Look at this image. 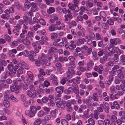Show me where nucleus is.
I'll return each instance as SVG.
<instances>
[{
  "label": "nucleus",
  "mask_w": 125,
  "mask_h": 125,
  "mask_svg": "<svg viewBox=\"0 0 125 125\" xmlns=\"http://www.w3.org/2000/svg\"><path fill=\"white\" fill-rule=\"evenodd\" d=\"M33 27V28L31 26L30 27V29L32 31L33 30L36 31L38 30V28H40L41 26L38 24H36Z\"/></svg>",
  "instance_id": "14"
},
{
  "label": "nucleus",
  "mask_w": 125,
  "mask_h": 125,
  "mask_svg": "<svg viewBox=\"0 0 125 125\" xmlns=\"http://www.w3.org/2000/svg\"><path fill=\"white\" fill-rule=\"evenodd\" d=\"M51 38L53 40L54 39L55 41H56L58 42H59L61 40L60 38H58V35L56 33H52L51 34Z\"/></svg>",
  "instance_id": "6"
},
{
  "label": "nucleus",
  "mask_w": 125,
  "mask_h": 125,
  "mask_svg": "<svg viewBox=\"0 0 125 125\" xmlns=\"http://www.w3.org/2000/svg\"><path fill=\"white\" fill-rule=\"evenodd\" d=\"M33 13L31 11H30L29 12L26 11L25 12L24 15L26 16L29 18V16L31 17L33 15Z\"/></svg>",
  "instance_id": "20"
},
{
  "label": "nucleus",
  "mask_w": 125,
  "mask_h": 125,
  "mask_svg": "<svg viewBox=\"0 0 125 125\" xmlns=\"http://www.w3.org/2000/svg\"><path fill=\"white\" fill-rule=\"evenodd\" d=\"M115 77L120 79L123 78H124V76L122 73H121L118 74L117 76H115Z\"/></svg>",
  "instance_id": "61"
},
{
  "label": "nucleus",
  "mask_w": 125,
  "mask_h": 125,
  "mask_svg": "<svg viewBox=\"0 0 125 125\" xmlns=\"http://www.w3.org/2000/svg\"><path fill=\"white\" fill-rule=\"evenodd\" d=\"M39 23H40L42 25H45L46 24V22L44 19H41L39 20Z\"/></svg>",
  "instance_id": "48"
},
{
  "label": "nucleus",
  "mask_w": 125,
  "mask_h": 125,
  "mask_svg": "<svg viewBox=\"0 0 125 125\" xmlns=\"http://www.w3.org/2000/svg\"><path fill=\"white\" fill-rule=\"evenodd\" d=\"M100 14V16L102 18L106 17V14L104 11H101Z\"/></svg>",
  "instance_id": "49"
},
{
  "label": "nucleus",
  "mask_w": 125,
  "mask_h": 125,
  "mask_svg": "<svg viewBox=\"0 0 125 125\" xmlns=\"http://www.w3.org/2000/svg\"><path fill=\"white\" fill-rule=\"evenodd\" d=\"M45 113L42 110H41L37 113V116L38 117H41L43 116L44 115Z\"/></svg>",
  "instance_id": "24"
},
{
  "label": "nucleus",
  "mask_w": 125,
  "mask_h": 125,
  "mask_svg": "<svg viewBox=\"0 0 125 125\" xmlns=\"http://www.w3.org/2000/svg\"><path fill=\"white\" fill-rule=\"evenodd\" d=\"M30 89L32 92H34L35 91V88L34 85L31 84L29 87Z\"/></svg>",
  "instance_id": "64"
},
{
  "label": "nucleus",
  "mask_w": 125,
  "mask_h": 125,
  "mask_svg": "<svg viewBox=\"0 0 125 125\" xmlns=\"http://www.w3.org/2000/svg\"><path fill=\"white\" fill-rule=\"evenodd\" d=\"M110 42L111 44L115 45L117 44H122V43L121 40L119 38L111 39L110 40Z\"/></svg>",
  "instance_id": "2"
},
{
  "label": "nucleus",
  "mask_w": 125,
  "mask_h": 125,
  "mask_svg": "<svg viewBox=\"0 0 125 125\" xmlns=\"http://www.w3.org/2000/svg\"><path fill=\"white\" fill-rule=\"evenodd\" d=\"M93 54V58L95 60L97 59V54L96 52L95 51H93L92 52Z\"/></svg>",
  "instance_id": "41"
},
{
  "label": "nucleus",
  "mask_w": 125,
  "mask_h": 125,
  "mask_svg": "<svg viewBox=\"0 0 125 125\" xmlns=\"http://www.w3.org/2000/svg\"><path fill=\"white\" fill-rule=\"evenodd\" d=\"M94 62L92 60H90L88 61L87 63V69L88 71H89L92 67L93 66Z\"/></svg>",
  "instance_id": "11"
},
{
  "label": "nucleus",
  "mask_w": 125,
  "mask_h": 125,
  "mask_svg": "<svg viewBox=\"0 0 125 125\" xmlns=\"http://www.w3.org/2000/svg\"><path fill=\"white\" fill-rule=\"evenodd\" d=\"M101 26L104 29H107L109 28L108 24L104 22L101 24Z\"/></svg>",
  "instance_id": "37"
},
{
  "label": "nucleus",
  "mask_w": 125,
  "mask_h": 125,
  "mask_svg": "<svg viewBox=\"0 0 125 125\" xmlns=\"http://www.w3.org/2000/svg\"><path fill=\"white\" fill-rule=\"evenodd\" d=\"M57 26V25L56 24H53L49 27L48 29L51 31H53L55 30V28Z\"/></svg>",
  "instance_id": "15"
},
{
  "label": "nucleus",
  "mask_w": 125,
  "mask_h": 125,
  "mask_svg": "<svg viewBox=\"0 0 125 125\" xmlns=\"http://www.w3.org/2000/svg\"><path fill=\"white\" fill-rule=\"evenodd\" d=\"M113 65V62L111 61H109L105 64V66L107 67H109L110 66H112Z\"/></svg>",
  "instance_id": "33"
},
{
  "label": "nucleus",
  "mask_w": 125,
  "mask_h": 125,
  "mask_svg": "<svg viewBox=\"0 0 125 125\" xmlns=\"http://www.w3.org/2000/svg\"><path fill=\"white\" fill-rule=\"evenodd\" d=\"M7 67L9 70L10 71H12L13 70L14 67L12 64H9L7 66Z\"/></svg>",
  "instance_id": "52"
},
{
  "label": "nucleus",
  "mask_w": 125,
  "mask_h": 125,
  "mask_svg": "<svg viewBox=\"0 0 125 125\" xmlns=\"http://www.w3.org/2000/svg\"><path fill=\"white\" fill-rule=\"evenodd\" d=\"M89 36L90 38L92 40L94 39L95 38V35L93 33H90L89 34Z\"/></svg>",
  "instance_id": "42"
},
{
  "label": "nucleus",
  "mask_w": 125,
  "mask_h": 125,
  "mask_svg": "<svg viewBox=\"0 0 125 125\" xmlns=\"http://www.w3.org/2000/svg\"><path fill=\"white\" fill-rule=\"evenodd\" d=\"M31 4L30 2H26L24 4V7L25 8L27 9H29L31 7Z\"/></svg>",
  "instance_id": "30"
},
{
  "label": "nucleus",
  "mask_w": 125,
  "mask_h": 125,
  "mask_svg": "<svg viewBox=\"0 0 125 125\" xmlns=\"http://www.w3.org/2000/svg\"><path fill=\"white\" fill-rule=\"evenodd\" d=\"M51 78L50 79V80L52 81L57 80V78L56 76L53 74H51Z\"/></svg>",
  "instance_id": "57"
},
{
  "label": "nucleus",
  "mask_w": 125,
  "mask_h": 125,
  "mask_svg": "<svg viewBox=\"0 0 125 125\" xmlns=\"http://www.w3.org/2000/svg\"><path fill=\"white\" fill-rule=\"evenodd\" d=\"M23 55L25 57H27L29 55V52L27 50H24L22 52Z\"/></svg>",
  "instance_id": "55"
},
{
  "label": "nucleus",
  "mask_w": 125,
  "mask_h": 125,
  "mask_svg": "<svg viewBox=\"0 0 125 125\" xmlns=\"http://www.w3.org/2000/svg\"><path fill=\"white\" fill-rule=\"evenodd\" d=\"M88 122L91 125H94L95 124L94 121L92 118H89L88 120Z\"/></svg>",
  "instance_id": "29"
},
{
  "label": "nucleus",
  "mask_w": 125,
  "mask_h": 125,
  "mask_svg": "<svg viewBox=\"0 0 125 125\" xmlns=\"http://www.w3.org/2000/svg\"><path fill=\"white\" fill-rule=\"evenodd\" d=\"M24 81L26 84L29 85L30 84V81L28 78L27 77L24 78L23 80Z\"/></svg>",
  "instance_id": "53"
},
{
  "label": "nucleus",
  "mask_w": 125,
  "mask_h": 125,
  "mask_svg": "<svg viewBox=\"0 0 125 125\" xmlns=\"http://www.w3.org/2000/svg\"><path fill=\"white\" fill-rule=\"evenodd\" d=\"M76 98L77 100L78 103L79 104H81L82 103L81 97L79 95H76Z\"/></svg>",
  "instance_id": "47"
},
{
  "label": "nucleus",
  "mask_w": 125,
  "mask_h": 125,
  "mask_svg": "<svg viewBox=\"0 0 125 125\" xmlns=\"http://www.w3.org/2000/svg\"><path fill=\"white\" fill-rule=\"evenodd\" d=\"M68 6L69 9L71 10L76 12H78L79 10V9L78 6H77L74 4H73L71 3H69Z\"/></svg>",
  "instance_id": "5"
},
{
  "label": "nucleus",
  "mask_w": 125,
  "mask_h": 125,
  "mask_svg": "<svg viewBox=\"0 0 125 125\" xmlns=\"http://www.w3.org/2000/svg\"><path fill=\"white\" fill-rule=\"evenodd\" d=\"M66 73L67 77L68 78H71L73 77V75L72 74L71 72L69 70L67 71Z\"/></svg>",
  "instance_id": "32"
},
{
  "label": "nucleus",
  "mask_w": 125,
  "mask_h": 125,
  "mask_svg": "<svg viewBox=\"0 0 125 125\" xmlns=\"http://www.w3.org/2000/svg\"><path fill=\"white\" fill-rule=\"evenodd\" d=\"M115 51L116 53L118 55H120L121 54V52L120 49L117 47H115Z\"/></svg>",
  "instance_id": "51"
},
{
  "label": "nucleus",
  "mask_w": 125,
  "mask_h": 125,
  "mask_svg": "<svg viewBox=\"0 0 125 125\" xmlns=\"http://www.w3.org/2000/svg\"><path fill=\"white\" fill-rule=\"evenodd\" d=\"M79 42L81 44H83L86 42L85 39L84 38L82 39H78Z\"/></svg>",
  "instance_id": "45"
},
{
  "label": "nucleus",
  "mask_w": 125,
  "mask_h": 125,
  "mask_svg": "<svg viewBox=\"0 0 125 125\" xmlns=\"http://www.w3.org/2000/svg\"><path fill=\"white\" fill-rule=\"evenodd\" d=\"M98 72L100 74H101L102 73V71H103L104 69L103 66L101 65H99L98 67Z\"/></svg>",
  "instance_id": "23"
},
{
  "label": "nucleus",
  "mask_w": 125,
  "mask_h": 125,
  "mask_svg": "<svg viewBox=\"0 0 125 125\" xmlns=\"http://www.w3.org/2000/svg\"><path fill=\"white\" fill-rule=\"evenodd\" d=\"M119 68V66L117 65H115L112 68V71L114 72H115L117 71V70Z\"/></svg>",
  "instance_id": "31"
},
{
  "label": "nucleus",
  "mask_w": 125,
  "mask_h": 125,
  "mask_svg": "<svg viewBox=\"0 0 125 125\" xmlns=\"http://www.w3.org/2000/svg\"><path fill=\"white\" fill-rule=\"evenodd\" d=\"M104 121L105 125H111L110 121L108 119H105Z\"/></svg>",
  "instance_id": "44"
},
{
  "label": "nucleus",
  "mask_w": 125,
  "mask_h": 125,
  "mask_svg": "<svg viewBox=\"0 0 125 125\" xmlns=\"http://www.w3.org/2000/svg\"><path fill=\"white\" fill-rule=\"evenodd\" d=\"M21 99L22 102H24L26 100V96L23 94L21 95Z\"/></svg>",
  "instance_id": "46"
},
{
  "label": "nucleus",
  "mask_w": 125,
  "mask_h": 125,
  "mask_svg": "<svg viewBox=\"0 0 125 125\" xmlns=\"http://www.w3.org/2000/svg\"><path fill=\"white\" fill-rule=\"evenodd\" d=\"M57 29L59 30H64L65 29V26L63 23H62L60 26L57 28Z\"/></svg>",
  "instance_id": "34"
},
{
  "label": "nucleus",
  "mask_w": 125,
  "mask_h": 125,
  "mask_svg": "<svg viewBox=\"0 0 125 125\" xmlns=\"http://www.w3.org/2000/svg\"><path fill=\"white\" fill-rule=\"evenodd\" d=\"M64 89V88L62 86H59L55 88V90L58 94H60L63 93Z\"/></svg>",
  "instance_id": "8"
},
{
  "label": "nucleus",
  "mask_w": 125,
  "mask_h": 125,
  "mask_svg": "<svg viewBox=\"0 0 125 125\" xmlns=\"http://www.w3.org/2000/svg\"><path fill=\"white\" fill-rule=\"evenodd\" d=\"M31 11H36L38 10V8L35 3L33 2L31 3Z\"/></svg>",
  "instance_id": "7"
},
{
  "label": "nucleus",
  "mask_w": 125,
  "mask_h": 125,
  "mask_svg": "<svg viewBox=\"0 0 125 125\" xmlns=\"http://www.w3.org/2000/svg\"><path fill=\"white\" fill-rule=\"evenodd\" d=\"M77 68L78 70L82 72H85L86 70V69L83 67L78 66Z\"/></svg>",
  "instance_id": "35"
},
{
  "label": "nucleus",
  "mask_w": 125,
  "mask_h": 125,
  "mask_svg": "<svg viewBox=\"0 0 125 125\" xmlns=\"http://www.w3.org/2000/svg\"><path fill=\"white\" fill-rule=\"evenodd\" d=\"M61 95L60 94H58L55 98V103L57 102H60L61 99Z\"/></svg>",
  "instance_id": "18"
},
{
  "label": "nucleus",
  "mask_w": 125,
  "mask_h": 125,
  "mask_svg": "<svg viewBox=\"0 0 125 125\" xmlns=\"http://www.w3.org/2000/svg\"><path fill=\"white\" fill-rule=\"evenodd\" d=\"M96 95L97 94L96 93H94L93 96V99L94 101H98V98L96 97Z\"/></svg>",
  "instance_id": "63"
},
{
  "label": "nucleus",
  "mask_w": 125,
  "mask_h": 125,
  "mask_svg": "<svg viewBox=\"0 0 125 125\" xmlns=\"http://www.w3.org/2000/svg\"><path fill=\"white\" fill-rule=\"evenodd\" d=\"M37 32H39V33L40 34H42L43 35H45L46 33L45 30L44 29H42L40 31H38Z\"/></svg>",
  "instance_id": "50"
},
{
  "label": "nucleus",
  "mask_w": 125,
  "mask_h": 125,
  "mask_svg": "<svg viewBox=\"0 0 125 125\" xmlns=\"http://www.w3.org/2000/svg\"><path fill=\"white\" fill-rule=\"evenodd\" d=\"M113 105L112 104L111 105V109H114L115 108L118 109L120 108L119 105L117 101H114L113 103Z\"/></svg>",
  "instance_id": "10"
},
{
  "label": "nucleus",
  "mask_w": 125,
  "mask_h": 125,
  "mask_svg": "<svg viewBox=\"0 0 125 125\" xmlns=\"http://www.w3.org/2000/svg\"><path fill=\"white\" fill-rule=\"evenodd\" d=\"M38 59L39 61L41 64H43L45 62V59L42 56H39Z\"/></svg>",
  "instance_id": "26"
},
{
  "label": "nucleus",
  "mask_w": 125,
  "mask_h": 125,
  "mask_svg": "<svg viewBox=\"0 0 125 125\" xmlns=\"http://www.w3.org/2000/svg\"><path fill=\"white\" fill-rule=\"evenodd\" d=\"M57 51L56 48L53 47L51 48L50 49L48 50V52L51 54H52L54 52H56Z\"/></svg>",
  "instance_id": "27"
},
{
  "label": "nucleus",
  "mask_w": 125,
  "mask_h": 125,
  "mask_svg": "<svg viewBox=\"0 0 125 125\" xmlns=\"http://www.w3.org/2000/svg\"><path fill=\"white\" fill-rule=\"evenodd\" d=\"M113 20L114 21H116L118 23H121L122 22V19L119 17H114L113 18Z\"/></svg>",
  "instance_id": "39"
},
{
  "label": "nucleus",
  "mask_w": 125,
  "mask_h": 125,
  "mask_svg": "<svg viewBox=\"0 0 125 125\" xmlns=\"http://www.w3.org/2000/svg\"><path fill=\"white\" fill-rule=\"evenodd\" d=\"M30 111L27 110L25 112V114L31 118L34 117L36 113V107L34 106H31L30 108Z\"/></svg>",
  "instance_id": "1"
},
{
  "label": "nucleus",
  "mask_w": 125,
  "mask_h": 125,
  "mask_svg": "<svg viewBox=\"0 0 125 125\" xmlns=\"http://www.w3.org/2000/svg\"><path fill=\"white\" fill-rule=\"evenodd\" d=\"M4 99L3 103L4 106L6 108H9L10 107V105L9 100V97L7 95H4Z\"/></svg>",
  "instance_id": "3"
},
{
  "label": "nucleus",
  "mask_w": 125,
  "mask_h": 125,
  "mask_svg": "<svg viewBox=\"0 0 125 125\" xmlns=\"http://www.w3.org/2000/svg\"><path fill=\"white\" fill-rule=\"evenodd\" d=\"M19 84L20 86L22 87L23 89L25 90H27L28 88V85H24L22 83H19Z\"/></svg>",
  "instance_id": "28"
},
{
  "label": "nucleus",
  "mask_w": 125,
  "mask_h": 125,
  "mask_svg": "<svg viewBox=\"0 0 125 125\" xmlns=\"http://www.w3.org/2000/svg\"><path fill=\"white\" fill-rule=\"evenodd\" d=\"M86 4L87 7L89 9L93 7L94 6L93 4L90 1L87 2Z\"/></svg>",
  "instance_id": "38"
},
{
  "label": "nucleus",
  "mask_w": 125,
  "mask_h": 125,
  "mask_svg": "<svg viewBox=\"0 0 125 125\" xmlns=\"http://www.w3.org/2000/svg\"><path fill=\"white\" fill-rule=\"evenodd\" d=\"M18 66L21 69L23 70L24 69H28L29 67L28 65L24 62H20L18 64Z\"/></svg>",
  "instance_id": "4"
},
{
  "label": "nucleus",
  "mask_w": 125,
  "mask_h": 125,
  "mask_svg": "<svg viewBox=\"0 0 125 125\" xmlns=\"http://www.w3.org/2000/svg\"><path fill=\"white\" fill-rule=\"evenodd\" d=\"M87 46L85 45H84L81 48V51L83 53H85L86 52V50L88 49Z\"/></svg>",
  "instance_id": "21"
},
{
  "label": "nucleus",
  "mask_w": 125,
  "mask_h": 125,
  "mask_svg": "<svg viewBox=\"0 0 125 125\" xmlns=\"http://www.w3.org/2000/svg\"><path fill=\"white\" fill-rule=\"evenodd\" d=\"M29 72H30L28 73V77L30 79V82L32 83H33L34 81V76L32 73L29 74Z\"/></svg>",
  "instance_id": "16"
},
{
  "label": "nucleus",
  "mask_w": 125,
  "mask_h": 125,
  "mask_svg": "<svg viewBox=\"0 0 125 125\" xmlns=\"http://www.w3.org/2000/svg\"><path fill=\"white\" fill-rule=\"evenodd\" d=\"M61 123L63 125H67L68 122L65 119H62L61 120Z\"/></svg>",
  "instance_id": "56"
},
{
  "label": "nucleus",
  "mask_w": 125,
  "mask_h": 125,
  "mask_svg": "<svg viewBox=\"0 0 125 125\" xmlns=\"http://www.w3.org/2000/svg\"><path fill=\"white\" fill-rule=\"evenodd\" d=\"M111 119L113 122H116L117 119V118L115 115H112L111 116Z\"/></svg>",
  "instance_id": "40"
},
{
  "label": "nucleus",
  "mask_w": 125,
  "mask_h": 125,
  "mask_svg": "<svg viewBox=\"0 0 125 125\" xmlns=\"http://www.w3.org/2000/svg\"><path fill=\"white\" fill-rule=\"evenodd\" d=\"M48 13L49 14H51L55 11L54 8L53 7H50L47 10Z\"/></svg>",
  "instance_id": "19"
},
{
  "label": "nucleus",
  "mask_w": 125,
  "mask_h": 125,
  "mask_svg": "<svg viewBox=\"0 0 125 125\" xmlns=\"http://www.w3.org/2000/svg\"><path fill=\"white\" fill-rule=\"evenodd\" d=\"M110 89L111 93L114 94L116 93V91L115 89V87L114 86H111Z\"/></svg>",
  "instance_id": "36"
},
{
  "label": "nucleus",
  "mask_w": 125,
  "mask_h": 125,
  "mask_svg": "<svg viewBox=\"0 0 125 125\" xmlns=\"http://www.w3.org/2000/svg\"><path fill=\"white\" fill-rule=\"evenodd\" d=\"M28 38V37H26L25 38H23L22 40L23 43L26 46H29L31 44L30 41L27 39Z\"/></svg>",
  "instance_id": "9"
},
{
  "label": "nucleus",
  "mask_w": 125,
  "mask_h": 125,
  "mask_svg": "<svg viewBox=\"0 0 125 125\" xmlns=\"http://www.w3.org/2000/svg\"><path fill=\"white\" fill-rule=\"evenodd\" d=\"M24 48V45L22 44H19L17 47V50L18 51H22Z\"/></svg>",
  "instance_id": "22"
},
{
  "label": "nucleus",
  "mask_w": 125,
  "mask_h": 125,
  "mask_svg": "<svg viewBox=\"0 0 125 125\" xmlns=\"http://www.w3.org/2000/svg\"><path fill=\"white\" fill-rule=\"evenodd\" d=\"M26 93L27 95L30 98H34L36 97V95L35 93H32L30 90H28L26 91Z\"/></svg>",
  "instance_id": "12"
},
{
  "label": "nucleus",
  "mask_w": 125,
  "mask_h": 125,
  "mask_svg": "<svg viewBox=\"0 0 125 125\" xmlns=\"http://www.w3.org/2000/svg\"><path fill=\"white\" fill-rule=\"evenodd\" d=\"M10 99L14 102H18V100L13 95H11L10 97Z\"/></svg>",
  "instance_id": "59"
},
{
  "label": "nucleus",
  "mask_w": 125,
  "mask_h": 125,
  "mask_svg": "<svg viewBox=\"0 0 125 125\" xmlns=\"http://www.w3.org/2000/svg\"><path fill=\"white\" fill-rule=\"evenodd\" d=\"M4 38L8 42H10L11 40V38L8 35H5L4 36Z\"/></svg>",
  "instance_id": "43"
},
{
  "label": "nucleus",
  "mask_w": 125,
  "mask_h": 125,
  "mask_svg": "<svg viewBox=\"0 0 125 125\" xmlns=\"http://www.w3.org/2000/svg\"><path fill=\"white\" fill-rule=\"evenodd\" d=\"M18 42L17 41H14L11 42L10 45L12 47L17 46L18 44Z\"/></svg>",
  "instance_id": "17"
},
{
  "label": "nucleus",
  "mask_w": 125,
  "mask_h": 125,
  "mask_svg": "<svg viewBox=\"0 0 125 125\" xmlns=\"http://www.w3.org/2000/svg\"><path fill=\"white\" fill-rule=\"evenodd\" d=\"M7 72H5L2 73L1 77V79H6L7 77Z\"/></svg>",
  "instance_id": "58"
},
{
  "label": "nucleus",
  "mask_w": 125,
  "mask_h": 125,
  "mask_svg": "<svg viewBox=\"0 0 125 125\" xmlns=\"http://www.w3.org/2000/svg\"><path fill=\"white\" fill-rule=\"evenodd\" d=\"M41 122L42 120L41 119H38L35 121L33 125H39L41 124Z\"/></svg>",
  "instance_id": "25"
},
{
  "label": "nucleus",
  "mask_w": 125,
  "mask_h": 125,
  "mask_svg": "<svg viewBox=\"0 0 125 125\" xmlns=\"http://www.w3.org/2000/svg\"><path fill=\"white\" fill-rule=\"evenodd\" d=\"M121 82L123 83H125V81L124 80H122L115 77L114 82L115 84H119Z\"/></svg>",
  "instance_id": "13"
},
{
  "label": "nucleus",
  "mask_w": 125,
  "mask_h": 125,
  "mask_svg": "<svg viewBox=\"0 0 125 125\" xmlns=\"http://www.w3.org/2000/svg\"><path fill=\"white\" fill-rule=\"evenodd\" d=\"M68 59L71 62H74L75 61V59L73 56H70L68 57Z\"/></svg>",
  "instance_id": "62"
},
{
  "label": "nucleus",
  "mask_w": 125,
  "mask_h": 125,
  "mask_svg": "<svg viewBox=\"0 0 125 125\" xmlns=\"http://www.w3.org/2000/svg\"><path fill=\"white\" fill-rule=\"evenodd\" d=\"M119 115L122 117L125 116V111H121L119 112Z\"/></svg>",
  "instance_id": "54"
},
{
  "label": "nucleus",
  "mask_w": 125,
  "mask_h": 125,
  "mask_svg": "<svg viewBox=\"0 0 125 125\" xmlns=\"http://www.w3.org/2000/svg\"><path fill=\"white\" fill-rule=\"evenodd\" d=\"M70 65L71 67L73 69H75L76 67V64L75 62H70Z\"/></svg>",
  "instance_id": "60"
}]
</instances>
